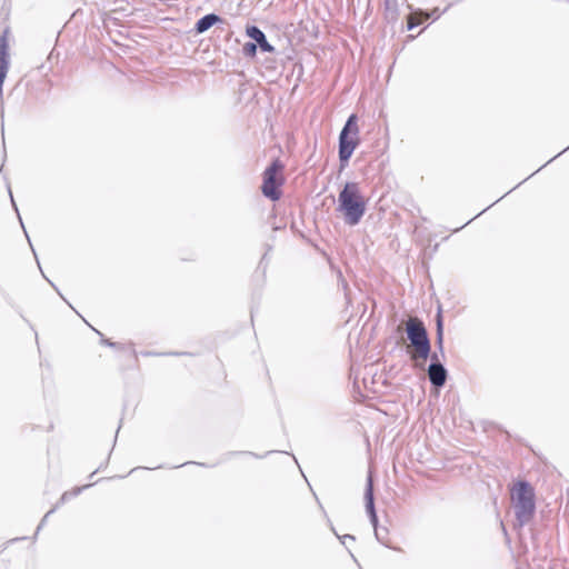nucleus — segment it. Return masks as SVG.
I'll use <instances>...</instances> for the list:
<instances>
[{"instance_id": "1", "label": "nucleus", "mask_w": 569, "mask_h": 569, "mask_svg": "<svg viewBox=\"0 0 569 569\" xmlns=\"http://www.w3.org/2000/svg\"><path fill=\"white\" fill-rule=\"evenodd\" d=\"M367 201L360 192L359 184L347 181L338 196L337 211L342 213L348 226H357L366 213Z\"/></svg>"}, {"instance_id": "2", "label": "nucleus", "mask_w": 569, "mask_h": 569, "mask_svg": "<svg viewBox=\"0 0 569 569\" xmlns=\"http://www.w3.org/2000/svg\"><path fill=\"white\" fill-rule=\"evenodd\" d=\"M511 498L516 516V528L528 525L536 513V493L531 483L527 480H518L511 491Z\"/></svg>"}, {"instance_id": "3", "label": "nucleus", "mask_w": 569, "mask_h": 569, "mask_svg": "<svg viewBox=\"0 0 569 569\" xmlns=\"http://www.w3.org/2000/svg\"><path fill=\"white\" fill-rule=\"evenodd\" d=\"M358 116L351 113L338 137V159L340 170H343L349 166L350 159L355 150L360 144Z\"/></svg>"}, {"instance_id": "4", "label": "nucleus", "mask_w": 569, "mask_h": 569, "mask_svg": "<svg viewBox=\"0 0 569 569\" xmlns=\"http://www.w3.org/2000/svg\"><path fill=\"white\" fill-rule=\"evenodd\" d=\"M284 163L274 158L262 172L261 192L270 201H278L282 197L281 187L284 184Z\"/></svg>"}, {"instance_id": "5", "label": "nucleus", "mask_w": 569, "mask_h": 569, "mask_svg": "<svg viewBox=\"0 0 569 569\" xmlns=\"http://www.w3.org/2000/svg\"><path fill=\"white\" fill-rule=\"evenodd\" d=\"M406 335L412 349L418 357L427 360L430 356V337L428 330L420 318L413 317L406 321Z\"/></svg>"}, {"instance_id": "6", "label": "nucleus", "mask_w": 569, "mask_h": 569, "mask_svg": "<svg viewBox=\"0 0 569 569\" xmlns=\"http://www.w3.org/2000/svg\"><path fill=\"white\" fill-rule=\"evenodd\" d=\"M365 508H366V512L369 517V520L375 529L376 539L383 546L390 548V546L385 542L383 537H381V530H380V527L378 526L379 520H378V515H377L376 503H375V489H373V479H372L371 472L368 473V477L366 480Z\"/></svg>"}, {"instance_id": "7", "label": "nucleus", "mask_w": 569, "mask_h": 569, "mask_svg": "<svg viewBox=\"0 0 569 569\" xmlns=\"http://www.w3.org/2000/svg\"><path fill=\"white\" fill-rule=\"evenodd\" d=\"M8 34L9 28H6L0 36V97L2 96L3 82L10 67Z\"/></svg>"}, {"instance_id": "8", "label": "nucleus", "mask_w": 569, "mask_h": 569, "mask_svg": "<svg viewBox=\"0 0 569 569\" xmlns=\"http://www.w3.org/2000/svg\"><path fill=\"white\" fill-rule=\"evenodd\" d=\"M246 34L262 52L273 53L276 51L274 46L268 41L266 33L258 26L248 24L246 27Z\"/></svg>"}, {"instance_id": "9", "label": "nucleus", "mask_w": 569, "mask_h": 569, "mask_svg": "<svg viewBox=\"0 0 569 569\" xmlns=\"http://www.w3.org/2000/svg\"><path fill=\"white\" fill-rule=\"evenodd\" d=\"M428 379L432 388L441 389L445 387L448 379V370L445 365H433L429 363L428 369Z\"/></svg>"}, {"instance_id": "10", "label": "nucleus", "mask_w": 569, "mask_h": 569, "mask_svg": "<svg viewBox=\"0 0 569 569\" xmlns=\"http://www.w3.org/2000/svg\"><path fill=\"white\" fill-rule=\"evenodd\" d=\"M436 321V348L442 358H445V322H443V316H442V308L441 305L438 306L437 312L435 316Z\"/></svg>"}, {"instance_id": "11", "label": "nucleus", "mask_w": 569, "mask_h": 569, "mask_svg": "<svg viewBox=\"0 0 569 569\" xmlns=\"http://www.w3.org/2000/svg\"><path fill=\"white\" fill-rule=\"evenodd\" d=\"M222 22L223 19L219 14L214 12L207 13L196 21L193 31L197 34H201L208 31L211 27Z\"/></svg>"}, {"instance_id": "12", "label": "nucleus", "mask_w": 569, "mask_h": 569, "mask_svg": "<svg viewBox=\"0 0 569 569\" xmlns=\"http://www.w3.org/2000/svg\"><path fill=\"white\" fill-rule=\"evenodd\" d=\"M453 6V2L449 3L442 11L439 8H433L432 10H419V13L425 18H432L433 21L438 20L441 14H443L449 8Z\"/></svg>"}, {"instance_id": "13", "label": "nucleus", "mask_w": 569, "mask_h": 569, "mask_svg": "<svg viewBox=\"0 0 569 569\" xmlns=\"http://www.w3.org/2000/svg\"><path fill=\"white\" fill-rule=\"evenodd\" d=\"M7 189H8L9 196H10L11 204H12L13 209L16 210V212H17V214H18V218H19L20 224H21V227H22V229H23V231H24V234H26V237H27V239H28V241H29V244H30V247H31L32 251H34V249H33V247H32V243H31V240H30V238H29V234H28V232H27V230H26V228H24V224H23L22 218H21V216H20V213H19V210H18V207H17V203H16V201H14V198H13V194H12V191H11L10 183H9L8 181H7ZM33 253L36 254V252H33Z\"/></svg>"}, {"instance_id": "14", "label": "nucleus", "mask_w": 569, "mask_h": 569, "mask_svg": "<svg viewBox=\"0 0 569 569\" xmlns=\"http://www.w3.org/2000/svg\"><path fill=\"white\" fill-rule=\"evenodd\" d=\"M257 50H258V47L257 44L251 40V41H248L246 42L243 46H242V53L244 57L247 58H253L256 57L257 54Z\"/></svg>"}, {"instance_id": "15", "label": "nucleus", "mask_w": 569, "mask_h": 569, "mask_svg": "<svg viewBox=\"0 0 569 569\" xmlns=\"http://www.w3.org/2000/svg\"><path fill=\"white\" fill-rule=\"evenodd\" d=\"M141 356L143 357H152V356H192L190 352H179V351H169V352H154V351H142Z\"/></svg>"}, {"instance_id": "16", "label": "nucleus", "mask_w": 569, "mask_h": 569, "mask_svg": "<svg viewBox=\"0 0 569 569\" xmlns=\"http://www.w3.org/2000/svg\"><path fill=\"white\" fill-rule=\"evenodd\" d=\"M383 16L388 23H395L399 16L398 3H395L391 10H385Z\"/></svg>"}, {"instance_id": "17", "label": "nucleus", "mask_w": 569, "mask_h": 569, "mask_svg": "<svg viewBox=\"0 0 569 569\" xmlns=\"http://www.w3.org/2000/svg\"><path fill=\"white\" fill-rule=\"evenodd\" d=\"M328 522H329V526H330L331 531H332V532L335 533V536L339 539V541L341 542V545L347 546V542H348V541H351V542L356 541V537H355V536H352V535H349V533H347V535H342V536L338 535V532L336 531V529H335L333 525L331 523L330 519H328Z\"/></svg>"}, {"instance_id": "18", "label": "nucleus", "mask_w": 569, "mask_h": 569, "mask_svg": "<svg viewBox=\"0 0 569 569\" xmlns=\"http://www.w3.org/2000/svg\"><path fill=\"white\" fill-rule=\"evenodd\" d=\"M272 452H274V451H273V450H271V451H268L266 455L260 456V455L254 453V452H252V451H230V452H228L226 456H227L228 458H229V457H232V456H252V457H254V458H257V459H261V458H264L266 456H268V455H270V453H272Z\"/></svg>"}, {"instance_id": "19", "label": "nucleus", "mask_w": 569, "mask_h": 569, "mask_svg": "<svg viewBox=\"0 0 569 569\" xmlns=\"http://www.w3.org/2000/svg\"><path fill=\"white\" fill-rule=\"evenodd\" d=\"M114 345H117V347L114 348L116 350H126L128 348V350L130 351V355L133 357V359L136 361L138 360V355H137V351L133 348V343H129L128 346H126V345L120 343V342H114Z\"/></svg>"}, {"instance_id": "20", "label": "nucleus", "mask_w": 569, "mask_h": 569, "mask_svg": "<svg viewBox=\"0 0 569 569\" xmlns=\"http://www.w3.org/2000/svg\"><path fill=\"white\" fill-rule=\"evenodd\" d=\"M56 512V508H51L43 517L42 519L40 520L38 527H37V530H36V533H34V537L39 533V531L44 527L46 522L48 521V518Z\"/></svg>"}, {"instance_id": "21", "label": "nucleus", "mask_w": 569, "mask_h": 569, "mask_svg": "<svg viewBox=\"0 0 569 569\" xmlns=\"http://www.w3.org/2000/svg\"><path fill=\"white\" fill-rule=\"evenodd\" d=\"M94 330L96 333H98L100 336V342L101 345H104L107 347H110V348H116L117 345H114V341L106 338L99 330L92 328Z\"/></svg>"}, {"instance_id": "22", "label": "nucleus", "mask_w": 569, "mask_h": 569, "mask_svg": "<svg viewBox=\"0 0 569 569\" xmlns=\"http://www.w3.org/2000/svg\"><path fill=\"white\" fill-rule=\"evenodd\" d=\"M267 256H268V252H266L260 261H259V264H258V270H261L262 271V277L264 278L266 276V270H267V267H268V259H267Z\"/></svg>"}, {"instance_id": "23", "label": "nucleus", "mask_w": 569, "mask_h": 569, "mask_svg": "<svg viewBox=\"0 0 569 569\" xmlns=\"http://www.w3.org/2000/svg\"><path fill=\"white\" fill-rule=\"evenodd\" d=\"M441 355L438 351H433L430 349V356H428V359H430L429 363L433 365H443L440 360Z\"/></svg>"}, {"instance_id": "24", "label": "nucleus", "mask_w": 569, "mask_h": 569, "mask_svg": "<svg viewBox=\"0 0 569 569\" xmlns=\"http://www.w3.org/2000/svg\"><path fill=\"white\" fill-rule=\"evenodd\" d=\"M91 485H84L82 487H76L73 488L71 491H68L69 492V497H77L78 495H80L84 489L89 488Z\"/></svg>"}, {"instance_id": "25", "label": "nucleus", "mask_w": 569, "mask_h": 569, "mask_svg": "<svg viewBox=\"0 0 569 569\" xmlns=\"http://www.w3.org/2000/svg\"><path fill=\"white\" fill-rule=\"evenodd\" d=\"M418 26H419V22L415 18L408 17V20H407V30L408 31L413 30Z\"/></svg>"}, {"instance_id": "26", "label": "nucleus", "mask_w": 569, "mask_h": 569, "mask_svg": "<svg viewBox=\"0 0 569 569\" xmlns=\"http://www.w3.org/2000/svg\"><path fill=\"white\" fill-rule=\"evenodd\" d=\"M69 492L66 491L62 493V496L60 497V499L58 500V502L52 507V508H56V510L62 506L68 499H69Z\"/></svg>"}, {"instance_id": "27", "label": "nucleus", "mask_w": 569, "mask_h": 569, "mask_svg": "<svg viewBox=\"0 0 569 569\" xmlns=\"http://www.w3.org/2000/svg\"><path fill=\"white\" fill-rule=\"evenodd\" d=\"M187 465H198V466H201V467H208L207 465H204L202 462L187 461V462L180 463L178 466H174L173 468H181V467L187 466Z\"/></svg>"}, {"instance_id": "28", "label": "nucleus", "mask_w": 569, "mask_h": 569, "mask_svg": "<svg viewBox=\"0 0 569 569\" xmlns=\"http://www.w3.org/2000/svg\"><path fill=\"white\" fill-rule=\"evenodd\" d=\"M569 149V146L567 148H565L561 152H559L557 156H555L553 158H551L549 161H547L543 166H541L536 172H538L539 170H541L542 168H545L548 163H550L553 159H556L557 157L561 156L563 152H566L567 150Z\"/></svg>"}, {"instance_id": "29", "label": "nucleus", "mask_w": 569, "mask_h": 569, "mask_svg": "<svg viewBox=\"0 0 569 569\" xmlns=\"http://www.w3.org/2000/svg\"><path fill=\"white\" fill-rule=\"evenodd\" d=\"M397 0H385V10H391Z\"/></svg>"}, {"instance_id": "30", "label": "nucleus", "mask_w": 569, "mask_h": 569, "mask_svg": "<svg viewBox=\"0 0 569 569\" xmlns=\"http://www.w3.org/2000/svg\"><path fill=\"white\" fill-rule=\"evenodd\" d=\"M24 539H27V537H17V538L8 540L7 545L14 543L17 541L24 540Z\"/></svg>"}, {"instance_id": "31", "label": "nucleus", "mask_w": 569, "mask_h": 569, "mask_svg": "<svg viewBox=\"0 0 569 569\" xmlns=\"http://www.w3.org/2000/svg\"><path fill=\"white\" fill-rule=\"evenodd\" d=\"M380 530H381V537H383L385 542L388 543L387 542L388 529L387 528H380Z\"/></svg>"}, {"instance_id": "32", "label": "nucleus", "mask_w": 569, "mask_h": 569, "mask_svg": "<svg viewBox=\"0 0 569 569\" xmlns=\"http://www.w3.org/2000/svg\"><path fill=\"white\" fill-rule=\"evenodd\" d=\"M250 316H251V321H253V316H254V307H251V310H250Z\"/></svg>"}, {"instance_id": "33", "label": "nucleus", "mask_w": 569, "mask_h": 569, "mask_svg": "<svg viewBox=\"0 0 569 569\" xmlns=\"http://www.w3.org/2000/svg\"><path fill=\"white\" fill-rule=\"evenodd\" d=\"M7 152H6V146L3 144V162L6 161Z\"/></svg>"}, {"instance_id": "34", "label": "nucleus", "mask_w": 569, "mask_h": 569, "mask_svg": "<svg viewBox=\"0 0 569 569\" xmlns=\"http://www.w3.org/2000/svg\"><path fill=\"white\" fill-rule=\"evenodd\" d=\"M489 208H491V206L487 207L486 209H482V211L479 213V216H480L482 212H486V210H488ZM477 217H478V214H477L475 218H477Z\"/></svg>"}, {"instance_id": "35", "label": "nucleus", "mask_w": 569, "mask_h": 569, "mask_svg": "<svg viewBox=\"0 0 569 569\" xmlns=\"http://www.w3.org/2000/svg\"><path fill=\"white\" fill-rule=\"evenodd\" d=\"M468 223H463V226H460L457 228V231H460L461 229H463V227H467Z\"/></svg>"}, {"instance_id": "36", "label": "nucleus", "mask_w": 569, "mask_h": 569, "mask_svg": "<svg viewBox=\"0 0 569 569\" xmlns=\"http://www.w3.org/2000/svg\"><path fill=\"white\" fill-rule=\"evenodd\" d=\"M468 223H463V226H460L457 228V231H460L461 229H463V227H467Z\"/></svg>"}, {"instance_id": "37", "label": "nucleus", "mask_w": 569, "mask_h": 569, "mask_svg": "<svg viewBox=\"0 0 569 569\" xmlns=\"http://www.w3.org/2000/svg\"><path fill=\"white\" fill-rule=\"evenodd\" d=\"M468 223H463V226H460L457 228V231H460L461 229H463V227H467Z\"/></svg>"}, {"instance_id": "38", "label": "nucleus", "mask_w": 569, "mask_h": 569, "mask_svg": "<svg viewBox=\"0 0 569 569\" xmlns=\"http://www.w3.org/2000/svg\"><path fill=\"white\" fill-rule=\"evenodd\" d=\"M468 223H463V226H460L457 228V231H460L461 229H463V227H467Z\"/></svg>"}, {"instance_id": "39", "label": "nucleus", "mask_w": 569, "mask_h": 569, "mask_svg": "<svg viewBox=\"0 0 569 569\" xmlns=\"http://www.w3.org/2000/svg\"><path fill=\"white\" fill-rule=\"evenodd\" d=\"M99 469H100V468H98V469H96L94 471H92V473H91L89 477H90V478H92Z\"/></svg>"}, {"instance_id": "40", "label": "nucleus", "mask_w": 569, "mask_h": 569, "mask_svg": "<svg viewBox=\"0 0 569 569\" xmlns=\"http://www.w3.org/2000/svg\"><path fill=\"white\" fill-rule=\"evenodd\" d=\"M120 429H121V426L119 425V426H118V429H117V432H119V430H120ZM117 435H118V433H116L114 441L117 440Z\"/></svg>"}, {"instance_id": "41", "label": "nucleus", "mask_w": 569, "mask_h": 569, "mask_svg": "<svg viewBox=\"0 0 569 569\" xmlns=\"http://www.w3.org/2000/svg\"><path fill=\"white\" fill-rule=\"evenodd\" d=\"M501 527H502V530H503L505 535H507L506 527L503 526V523H502V522H501Z\"/></svg>"}, {"instance_id": "42", "label": "nucleus", "mask_w": 569, "mask_h": 569, "mask_svg": "<svg viewBox=\"0 0 569 569\" xmlns=\"http://www.w3.org/2000/svg\"><path fill=\"white\" fill-rule=\"evenodd\" d=\"M348 552L350 553V557H351L353 560H356V558H355L353 553H351V551H350V550H348Z\"/></svg>"}, {"instance_id": "43", "label": "nucleus", "mask_w": 569, "mask_h": 569, "mask_svg": "<svg viewBox=\"0 0 569 569\" xmlns=\"http://www.w3.org/2000/svg\"><path fill=\"white\" fill-rule=\"evenodd\" d=\"M497 202H499V199H496V201H493V203L490 206L492 207L493 204H497Z\"/></svg>"}, {"instance_id": "44", "label": "nucleus", "mask_w": 569, "mask_h": 569, "mask_svg": "<svg viewBox=\"0 0 569 569\" xmlns=\"http://www.w3.org/2000/svg\"><path fill=\"white\" fill-rule=\"evenodd\" d=\"M497 202H499V199H496V201H493V203L490 206L492 207L493 204H497Z\"/></svg>"}, {"instance_id": "45", "label": "nucleus", "mask_w": 569, "mask_h": 569, "mask_svg": "<svg viewBox=\"0 0 569 569\" xmlns=\"http://www.w3.org/2000/svg\"><path fill=\"white\" fill-rule=\"evenodd\" d=\"M409 39H415L413 34L408 36Z\"/></svg>"}, {"instance_id": "46", "label": "nucleus", "mask_w": 569, "mask_h": 569, "mask_svg": "<svg viewBox=\"0 0 569 569\" xmlns=\"http://www.w3.org/2000/svg\"><path fill=\"white\" fill-rule=\"evenodd\" d=\"M137 469H138V468H133V469H131V471H130L129 473L134 472Z\"/></svg>"}, {"instance_id": "47", "label": "nucleus", "mask_w": 569, "mask_h": 569, "mask_svg": "<svg viewBox=\"0 0 569 569\" xmlns=\"http://www.w3.org/2000/svg\"><path fill=\"white\" fill-rule=\"evenodd\" d=\"M161 468H162V466H158V467H156L154 469H161Z\"/></svg>"}]
</instances>
